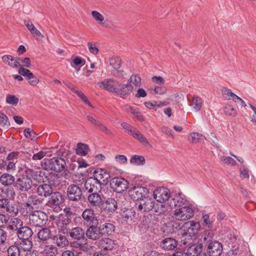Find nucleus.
<instances>
[{"label": "nucleus", "instance_id": "0eeeda50", "mask_svg": "<svg viewBox=\"0 0 256 256\" xmlns=\"http://www.w3.org/2000/svg\"><path fill=\"white\" fill-rule=\"evenodd\" d=\"M128 186V181L122 177H114L110 182V188L118 193H122L126 190Z\"/></svg>", "mask_w": 256, "mask_h": 256}, {"label": "nucleus", "instance_id": "a211bd4d", "mask_svg": "<svg viewBox=\"0 0 256 256\" xmlns=\"http://www.w3.org/2000/svg\"><path fill=\"white\" fill-rule=\"evenodd\" d=\"M134 86L130 84H122L118 82L115 94L120 98L125 99L132 92Z\"/></svg>", "mask_w": 256, "mask_h": 256}, {"label": "nucleus", "instance_id": "3c124183", "mask_svg": "<svg viewBox=\"0 0 256 256\" xmlns=\"http://www.w3.org/2000/svg\"><path fill=\"white\" fill-rule=\"evenodd\" d=\"M168 209H170V208L168 201L166 203H162V204L157 206V208L155 209L154 212L157 214L160 215L166 213L168 210Z\"/></svg>", "mask_w": 256, "mask_h": 256}, {"label": "nucleus", "instance_id": "9b49d317", "mask_svg": "<svg viewBox=\"0 0 256 256\" xmlns=\"http://www.w3.org/2000/svg\"><path fill=\"white\" fill-rule=\"evenodd\" d=\"M82 222L84 225L88 226L92 225H96L98 220L96 216L94 210L86 208L82 214Z\"/></svg>", "mask_w": 256, "mask_h": 256}, {"label": "nucleus", "instance_id": "7ed1b4c3", "mask_svg": "<svg viewBox=\"0 0 256 256\" xmlns=\"http://www.w3.org/2000/svg\"><path fill=\"white\" fill-rule=\"evenodd\" d=\"M194 214V210L189 206L176 208L173 214V218L178 220L185 221L192 218Z\"/></svg>", "mask_w": 256, "mask_h": 256}, {"label": "nucleus", "instance_id": "ddd939ff", "mask_svg": "<svg viewBox=\"0 0 256 256\" xmlns=\"http://www.w3.org/2000/svg\"><path fill=\"white\" fill-rule=\"evenodd\" d=\"M67 196L70 200L78 202L82 198V192L81 188L78 185L72 184L67 188Z\"/></svg>", "mask_w": 256, "mask_h": 256}, {"label": "nucleus", "instance_id": "aec40b11", "mask_svg": "<svg viewBox=\"0 0 256 256\" xmlns=\"http://www.w3.org/2000/svg\"><path fill=\"white\" fill-rule=\"evenodd\" d=\"M118 82L114 78H106L104 80L98 82V86L106 90L115 94Z\"/></svg>", "mask_w": 256, "mask_h": 256}, {"label": "nucleus", "instance_id": "79ce46f5", "mask_svg": "<svg viewBox=\"0 0 256 256\" xmlns=\"http://www.w3.org/2000/svg\"><path fill=\"white\" fill-rule=\"evenodd\" d=\"M105 209L108 212H114L118 208V204L116 200L113 198H108L106 201Z\"/></svg>", "mask_w": 256, "mask_h": 256}, {"label": "nucleus", "instance_id": "f704fd0d", "mask_svg": "<svg viewBox=\"0 0 256 256\" xmlns=\"http://www.w3.org/2000/svg\"><path fill=\"white\" fill-rule=\"evenodd\" d=\"M15 181L14 177L10 174L4 173L0 176V182L6 186H12Z\"/></svg>", "mask_w": 256, "mask_h": 256}, {"label": "nucleus", "instance_id": "72a5a7b5", "mask_svg": "<svg viewBox=\"0 0 256 256\" xmlns=\"http://www.w3.org/2000/svg\"><path fill=\"white\" fill-rule=\"evenodd\" d=\"M52 239L54 242L56 244L57 246L60 248H64L68 244V242L66 238L62 234H58L53 236Z\"/></svg>", "mask_w": 256, "mask_h": 256}, {"label": "nucleus", "instance_id": "7c9ffc66", "mask_svg": "<svg viewBox=\"0 0 256 256\" xmlns=\"http://www.w3.org/2000/svg\"><path fill=\"white\" fill-rule=\"evenodd\" d=\"M115 244L114 241L109 238H103L98 242V246L102 249L108 250L114 248Z\"/></svg>", "mask_w": 256, "mask_h": 256}, {"label": "nucleus", "instance_id": "c85d7f7f", "mask_svg": "<svg viewBox=\"0 0 256 256\" xmlns=\"http://www.w3.org/2000/svg\"><path fill=\"white\" fill-rule=\"evenodd\" d=\"M32 234L33 232L30 227L23 226H21L16 233L18 237L20 240L31 238Z\"/></svg>", "mask_w": 256, "mask_h": 256}, {"label": "nucleus", "instance_id": "a878e982", "mask_svg": "<svg viewBox=\"0 0 256 256\" xmlns=\"http://www.w3.org/2000/svg\"><path fill=\"white\" fill-rule=\"evenodd\" d=\"M53 190L50 184H41L38 186L36 189V193L40 197L47 198L50 196Z\"/></svg>", "mask_w": 256, "mask_h": 256}, {"label": "nucleus", "instance_id": "338daca9", "mask_svg": "<svg viewBox=\"0 0 256 256\" xmlns=\"http://www.w3.org/2000/svg\"><path fill=\"white\" fill-rule=\"evenodd\" d=\"M221 160L225 164L230 166H235L236 164V160L230 156H222L220 158Z\"/></svg>", "mask_w": 256, "mask_h": 256}, {"label": "nucleus", "instance_id": "39448f33", "mask_svg": "<svg viewBox=\"0 0 256 256\" xmlns=\"http://www.w3.org/2000/svg\"><path fill=\"white\" fill-rule=\"evenodd\" d=\"M122 127L124 129L130 134L135 139L138 140L141 144L144 146H150L146 138L136 128H133L130 124L126 122L121 124Z\"/></svg>", "mask_w": 256, "mask_h": 256}, {"label": "nucleus", "instance_id": "4468645a", "mask_svg": "<svg viewBox=\"0 0 256 256\" xmlns=\"http://www.w3.org/2000/svg\"><path fill=\"white\" fill-rule=\"evenodd\" d=\"M84 192L89 194L94 192H100L102 190V185L100 182H98L91 176L86 179L84 182Z\"/></svg>", "mask_w": 256, "mask_h": 256}, {"label": "nucleus", "instance_id": "4be33fe9", "mask_svg": "<svg viewBox=\"0 0 256 256\" xmlns=\"http://www.w3.org/2000/svg\"><path fill=\"white\" fill-rule=\"evenodd\" d=\"M22 220L18 218L14 217L8 220L6 224V229L11 232H16V234L22 226H23Z\"/></svg>", "mask_w": 256, "mask_h": 256}, {"label": "nucleus", "instance_id": "de8ad7c7", "mask_svg": "<svg viewBox=\"0 0 256 256\" xmlns=\"http://www.w3.org/2000/svg\"><path fill=\"white\" fill-rule=\"evenodd\" d=\"M188 138L192 143H198L204 140V136L198 132H192L190 134Z\"/></svg>", "mask_w": 256, "mask_h": 256}, {"label": "nucleus", "instance_id": "cd10ccee", "mask_svg": "<svg viewBox=\"0 0 256 256\" xmlns=\"http://www.w3.org/2000/svg\"><path fill=\"white\" fill-rule=\"evenodd\" d=\"M50 196V198L49 199L48 202L52 205L60 206L64 200V196L60 192H52Z\"/></svg>", "mask_w": 256, "mask_h": 256}, {"label": "nucleus", "instance_id": "dca6fc26", "mask_svg": "<svg viewBox=\"0 0 256 256\" xmlns=\"http://www.w3.org/2000/svg\"><path fill=\"white\" fill-rule=\"evenodd\" d=\"M153 196L154 198L160 203H164L171 198L170 190L166 187L156 188L154 192Z\"/></svg>", "mask_w": 256, "mask_h": 256}, {"label": "nucleus", "instance_id": "bf43d9fd", "mask_svg": "<svg viewBox=\"0 0 256 256\" xmlns=\"http://www.w3.org/2000/svg\"><path fill=\"white\" fill-rule=\"evenodd\" d=\"M6 102L8 104L16 106L18 104L19 99L16 96L10 94L6 96Z\"/></svg>", "mask_w": 256, "mask_h": 256}, {"label": "nucleus", "instance_id": "603ef678", "mask_svg": "<svg viewBox=\"0 0 256 256\" xmlns=\"http://www.w3.org/2000/svg\"><path fill=\"white\" fill-rule=\"evenodd\" d=\"M7 252L8 256H19L20 250L18 246L12 245L8 248Z\"/></svg>", "mask_w": 256, "mask_h": 256}, {"label": "nucleus", "instance_id": "423d86ee", "mask_svg": "<svg viewBox=\"0 0 256 256\" xmlns=\"http://www.w3.org/2000/svg\"><path fill=\"white\" fill-rule=\"evenodd\" d=\"M64 150H60L58 152L56 157L50 158L52 170L56 172H61L65 168L66 162L64 158Z\"/></svg>", "mask_w": 256, "mask_h": 256}, {"label": "nucleus", "instance_id": "69168bd1", "mask_svg": "<svg viewBox=\"0 0 256 256\" xmlns=\"http://www.w3.org/2000/svg\"><path fill=\"white\" fill-rule=\"evenodd\" d=\"M224 112L229 116H235L236 114V110L231 106H227L224 109Z\"/></svg>", "mask_w": 256, "mask_h": 256}, {"label": "nucleus", "instance_id": "09e8293b", "mask_svg": "<svg viewBox=\"0 0 256 256\" xmlns=\"http://www.w3.org/2000/svg\"><path fill=\"white\" fill-rule=\"evenodd\" d=\"M222 92L223 97L226 100H234L235 98V96H236V94L232 92L231 90L226 88H223L222 90Z\"/></svg>", "mask_w": 256, "mask_h": 256}, {"label": "nucleus", "instance_id": "4d7b16f0", "mask_svg": "<svg viewBox=\"0 0 256 256\" xmlns=\"http://www.w3.org/2000/svg\"><path fill=\"white\" fill-rule=\"evenodd\" d=\"M20 243L23 250L24 251H30L32 248L33 244L30 238L22 240Z\"/></svg>", "mask_w": 256, "mask_h": 256}, {"label": "nucleus", "instance_id": "9d476101", "mask_svg": "<svg viewBox=\"0 0 256 256\" xmlns=\"http://www.w3.org/2000/svg\"><path fill=\"white\" fill-rule=\"evenodd\" d=\"M32 181L31 178L27 175H23L16 179L14 186L22 192H28L32 188Z\"/></svg>", "mask_w": 256, "mask_h": 256}, {"label": "nucleus", "instance_id": "5fc2aeb1", "mask_svg": "<svg viewBox=\"0 0 256 256\" xmlns=\"http://www.w3.org/2000/svg\"><path fill=\"white\" fill-rule=\"evenodd\" d=\"M214 234L210 230H206L204 232L202 238L203 239L204 242L205 244H208L212 241Z\"/></svg>", "mask_w": 256, "mask_h": 256}, {"label": "nucleus", "instance_id": "58836bf2", "mask_svg": "<svg viewBox=\"0 0 256 256\" xmlns=\"http://www.w3.org/2000/svg\"><path fill=\"white\" fill-rule=\"evenodd\" d=\"M126 112H130L132 114H133L135 117H136L138 120L140 122L144 121V118L143 116L139 111L138 108L130 106L127 105L126 106Z\"/></svg>", "mask_w": 256, "mask_h": 256}, {"label": "nucleus", "instance_id": "13d9d810", "mask_svg": "<svg viewBox=\"0 0 256 256\" xmlns=\"http://www.w3.org/2000/svg\"><path fill=\"white\" fill-rule=\"evenodd\" d=\"M18 73L26 78L27 80L32 79L34 76L33 74L28 69L20 67L18 70Z\"/></svg>", "mask_w": 256, "mask_h": 256}, {"label": "nucleus", "instance_id": "0e129e2a", "mask_svg": "<svg viewBox=\"0 0 256 256\" xmlns=\"http://www.w3.org/2000/svg\"><path fill=\"white\" fill-rule=\"evenodd\" d=\"M46 154V152L44 151H40L37 153L34 154L32 156V160L37 161L42 160Z\"/></svg>", "mask_w": 256, "mask_h": 256}, {"label": "nucleus", "instance_id": "6ab92c4d", "mask_svg": "<svg viewBox=\"0 0 256 256\" xmlns=\"http://www.w3.org/2000/svg\"><path fill=\"white\" fill-rule=\"evenodd\" d=\"M154 201L152 198L146 197L140 200L137 209L141 213L147 212L154 209Z\"/></svg>", "mask_w": 256, "mask_h": 256}, {"label": "nucleus", "instance_id": "680f3d73", "mask_svg": "<svg viewBox=\"0 0 256 256\" xmlns=\"http://www.w3.org/2000/svg\"><path fill=\"white\" fill-rule=\"evenodd\" d=\"M24 134L26 138H30L32 140L36 138L38 136V134L30 128H25L24 131Z\"/></svg>", "mask_w": 256, "mask_h": 256}, {"label": "nucleus", "instance_id": "f257e3e1", "mask_svg": "<svg viewBox=\"0 0 256 256\" xmlns=\"http://www.w3.org/2000/svg\"><path fill=\"white\" fill-rule=\"evenodd\" d=\"M15 196L16 192L13 188H0V208L6 210L10 202V200L14 199Z\"/></svg>", "mask_w": 256, "mask_h": 256}, {"label": "nucleus", "instance_id": "c03bdc74", "mask_svg": "<svg viewBox=\"0 0 256 256\" xmlns=\"http://www.w3.org/2000/svg\"><path fill=\"white\" fill-rule=\"evenodd\" d=\"M89 151V147L87 144L78 143L77 144L76 153L81 156H85Z\"/></svg>", "mask_w": 256, "mask_h": 256}, {"label": "nucleus", "instance_id": "ea45409f", "mask_svg": "<svg viewBox=\"0 0 256 256\" xmlns=\"http://www.w3.org/2000/svg\"><path fill=\"white\" fill-rule=\"evenodd\" d=\"M51 234V231L48 228H42L38 232V237L40 240L46 241L50 239Z\"/></svg>", "mask_w": 256, "mask_h": 256}, {"label": "nucleus", "instance_id": "6e6d98bb", "mask_svg": "<svg viewBox=\"0 0 256 256\" xmlns=\"http://www.w3.org/2000/svg\"><path fill=\"white\" fill-rule=\"evenodd\" d=\"M110 63L114 69L117 70L121 66L122 60L118 57H112L110 58Z\"/></svg>", "mask_w": 256, "mask_h": 256}, {"label": "nucleus", "instance_id": "f03ea898", "mask_svg": "<svg viewBox=\"0 0 256 256\" xmlns=\"http://www.w3.org/2000/svg\"><path fill=\"white\" fill-rule=\"evenodd\" d=\"M48 220L46 214L41 211L36 210L29 215V222L31 226L36 227H42L44 226Z\"/></svg>", "mask_w": 256, "mask_h": 256}, {"label": "nucleus", "instance_id": "e2e57ef3", "mask_svg": "<svg viewBox=\"0 0 256 256\" xmlns=\"http://www.w3.org/2000/svg\"><path fill=\"white\" fill-rule=\"evenodd\" d=\"M74 92L76 94L78 97L86 104L90 106L93 108L90 104V102L88 100V98L85 96L84 94L81 91L78 90H74Z\"/></svg>", "mask_w": 256, "mask_h": 256}, {"label": "nucleus", "instance_id": "412c9836", "mask_svg": "<svg viewBox=\"0 0 256 256\" xmlns=\"http://www.w3.org/2000/svg\"><path fill=\"white\" fill-rule=\"evenodd\" d=\"M222 250V244L218 241L213 240L208 244L207 252L210 256H220Z\"/></svg>", "mask_w": 256, "mask_h": 256}, {"label": "nucleus", "instance_id": "2eb2a0df", "mask_svg": "<svg viewBox=\"0 0 256 256\" xmlns=\"http://www.w3.org/2000/svg\"><path fill=\"white\" fill-rule=\"evenodd\" d=\"M58 231L64 234H68L70 228L73 226L71 220L67 216H60L56 222Z\"/></svg>", "mask_w": 256, "mask_h": 256}, {"label": "nucleus", "instance_id": "bb28decb", "mask_svg": "<svg viewBox=\"0 0 256 256\" xmlns=\"http://www.w3.org/2000/svg\"><path fill=\"white\" fill-rule=\"evenodd\" d=\"M2 59L4 63L12 68H17L20 65V58H14L11 55L6 54L2 56Z\"/></svg>", "mask_w": 256, "mask_h": 256}, {"label": "nucleus", "instance_id": "5701e85b", "mask_svg": "<svg viewBox=\"0 0 256 256\" xmlns=\"http://www.w3.org/2000/svg\"><path fill=\"white\" fill-rule=\"evenodd\" d=\"M88 200L90 205L94 208H100L104 204V201L99 192L89 194Z\"/></svg>", "mask_w": 256, "mask_h": 256}, {"label": "nucleus", "instance_id": "8fccbe9b", "mask_svg": "<svg viewBox=\"0 0 256 256\" xmlns=\"http://www.w3.org/2000/svg\"><path fill=\"white\" fill-rule=\"evenodd\" d=\"M6 210L12 218L17 216L19 212L18 205L14 204H10V203L8 204V208H6Z\"/></svg>", "mask_w": 256, "mask_h": 256}, {"label": "nucleus", "instance_id": "a19ab883", "mask_svg": "<svg viewBox=\"0 0 256 256\" xmlns=\"http://www.w3.org/2000/svg\"><path fill=\"white\" fill-rule=\"evenodd\" d=\"M202 103L203 101L200 97L194 95L192 98V103L190 106H192L194 111L198 112L201 109Z\"/></svg>", "mask_w": 256, "mask_h": 256}, {"label": "nucleus", "instance_id": "473e14b6", "mask_svg": "<svg viewBox=\"0 0 256 256\" xmlns=\"http://www.w3.org/2000/svg\"><path fill=\"white\" fill-rule=\"evenodd\" d=\"M202 250V244H195L190 246L187 250L188 256H198Z\"/></svg>", "mask_w": 256, "mask_h": 256}, {"label": "nucleus", "instance_id": "b1692460", "mask_svg": "<svg viewBox=\"0 0 256 256\" xmlns=\"http://www.w3.org/2000/svg\"><path fill=\"white\" fill-rule=\"evenodd\" d=\"M88 227L86 234L89 239L96 240L102 236L100 226H96V225H92L89 226Z\"/></svg>", "mask_w": 256, "mask_h": 256}, {"label": "nucleus", "instance_id": "c756f323", "mask_svg": "<svg viewBox=\"0 0 256 256\" xmlns=\"http://www.w3.org/2000/svg\"><path fill=\"white\" fill-rule=\"evenodd\" d=\"M84 232L80 227L72 228L68 234L72 239L80 240L84 238Z\"/></svg>", "mask_w": 256, "mask_h": 256}, {"label": "nucleus", "instance_id": "774afa93", "mask_svg": "<svg viewBox=\"0 0 256 256\" xmlns=\"http://www.w3.org/2000/svg\"><path fill=\"white\" fill-rule=\"evenodd\" d=\"M92 15L93 17V18L96 21L100 22H103L104 21V16L100 14L99 12L94 10L92 12Z\"/></svg>", "mask_w": 256, "mask_h": 256}, {"label": "nucleus", "instance_id": "49530a36", "mask_svg": "<svg viewBox=\"0 0 256 256\" xmlns=\"http://www.w3.org/2000/svg\"><path fill=\"white\" fill-rule=\"evenodd\" d=\"M128 84H130L132 86L134 85L136 88L140 86L141 84L140 77L137 74H134L132 75L128 80Z\"/></svg>", "mask_w": 256, "mask_h": 256}, {"label": "nucleus", "instance_id": "6e6552de", "mask_svg": "<svg viewBox=\"0 0 256 256\" xmlns=\"http://www.w3.org/2000/svg\"><path fill=\"white\" fill-rule=\"evenodd\" d=\"M188 202L186 196L180 192L175 195L172 194L171 198L168 200V206L170 210L187 206Z\"/></svg>", "mask_w": 256, "mask_h": 256}, {"label": "nucleus", "instance_id": "f3484780", "mask_svg": "<svg viewBox=\"0 0 256 256\" xmlns=\"http://www.w3.org/2000/svg\"><path fill=\"white\" fill-rule=\"evenodd\" d=\"M38 170H35L33 168H26L25 172L26 174L30 175L32 178L40 183L44 182L47 180L48 174L44 171L40 170V168L38 167Z\"/></svg>", "mask_w": 256, "mask_h": 256}, {"label": "nucleus", "instance_id": "864d4df0", "mask_svg": "<svg viewBox=\"0 0 256 256\" xmlns=\"http://www.w3.org/2000/svg\"><path fill=\"white\" fill-rule=\"evenodd\" d=\"M10 126V122L7 116L3 112H0V128H8Z\"/></svg>", "mask_w": 256, "mask_h": 256}, {"label": "nucleus", "instance_id": "1a4fd4ad", "mask_svg": "<svg viewBox=\"0 0 256 256\" xmlns=\"http://www.w3.org/2000/svg\"><path fill=\"white\" fill-rule=\"evenodd\" d=\"M128 192L132 199L134 200H141L146 197L148 190L146 187L137 186L130 188Z\"/></svg>", "mask_w": 256, "mask_h": 256}, {"label": "nucleus", "instance_id": "393cba45", "mask_svg": "<svg viewBox=\"0 0 256 256\" xmlns=\"http://www.w3.org/2000/svg\"><path fill=\"white\" fill-rule=\"evenodd\" d=\"M178 241L170 238H165L160 243V246L166 250H174L178 246Z\"/></svg>", "mask_w": 256, "mask_h": 256}, {"label": "nucleus", "instance_id": "37998d69", "mask_svg": "<svg viewBox=\"0 0 256 256\" xmlns=\"http://www.w3.org/2000/svg\"><path fill=\"white\" fill-rule=\"evenodd\" d=\"M34 210V207L32 206H31V204L28 203V202L26 203H24L22 204L20 212L22 215L24 216H29L30 214H32Z\"/></svg>", "mask_w": 256, "mask_h": 256}, {"label": "nucleus", "instance_id": "e433bc0d", "mask_svg": "<svg viewBox=\"0 0 256 256\" xmlns=\"http://www.w3.org/2000/svg\"><path fill=\"white\" fill-rule=\"evenodd\" d=\"M114 226L110 224L105 222L100 225V231L102 235H110L114 230Z\"/></svg>", "mask_w": 256, "mask_h": 256}, {"label": "nucleus", "instance_id": "f8f14e48", "mask_svg": "<svg viewBox=\"0 0 256 256\" xmlns=\"http://www.w3.org/2000/svg\"><path fill=\"white\" fill-rule=\"evenodd\" d=\"M91 177L100 182L102 186L106 185L108 182L110 176L109 172L105 169L98 168L94 171L92 176Z\"/></svg>", "mask_w": 256, "mask_h": 256}, {"label": "nucleus", "instance_id": "052dcab7", "mask_svg": "<svg viewBox=\"0 0 256 256\" xmlns=\"http://www.w3.org/2000/svg\"><path fill=\"white\" fill-rule=\"evenodd\" d=\"M28 202L31 204V206H36L42 202V200L36 195L30 196L28 200Z\"/></svg>", "mask_w": 256, "mask_h": 256}, {"label": "nucleus", "instance_id": "a18cd8bd", "mask_svg": "<svg viewBox=\"0 0 256 256\" xmlns=\"http://www.w3.org/2000/svg\"><path fill=\"white\" fill-rule=\"evenodd\" d=\"M130 163L136 166H143L145 164L146 160L143 156L134 155L130 159Z\"/></svg>", "mask_w": 256, "mask_h": 256}, {"label": "nucleus", "instance_id": "2f4dec72", "mask_svg": "<svg viewBox=\"0 0 256 256\" xmlns=\"http://www.w3.org/2000/svg\"><path fill=\"white\" fill-rule=\"evenodd\" d=\"M50 186H58L62 182L61 177L57 174L50 172L48 174V178L46 180Z\"/></svg>", "mask_w": 256, "mask_h": 256}, {"label": "nucleus", "instance_id": "4c0bfd02", "mask_svg": "<svg viewBox=\"0 0 256 256\" xmlns=\"http://www.w3.org/2000/svg\"><path fill=\"white\" fill-rule=\"evenodd\" d=\"M43 254L46 256H56L58 250L54 245H46L44 248Z\"/></svg>", "mask_w": 256, "mask_h": 256}, {"label": "nucleus", "instance_id": "c9c22d12", "mask_svg": "<svg viewBox=\"0 0 256 256\" xmlns=\"http://www.w3.org/2000/svg\"><path fill=\"white\" fill-rule=\"evenodd\" d=\"M136 212L132 208H128L124 210L122 213L121 216L122 218L124 221L128 223L132 220L134 218Z\"/></svg>", "mask_w": 256, "mask_h": 256}, {"label": "nucleus", "instance_id": "20e7f679", "mask_svg": "<svg viewBox=\"0 0 256 256\" xmlns=\"http://www.w3.org/2000/svg\"><path fill=\"white\" fill-rule=\"evenodd\" d=\"M200 226L199 222L194 220L186 222L181 227V234L182 236H188L192 238V236L198 234L200 230Z\"/></svg>", "mask_w": 256, "mask_h": 256}]
</instances>
